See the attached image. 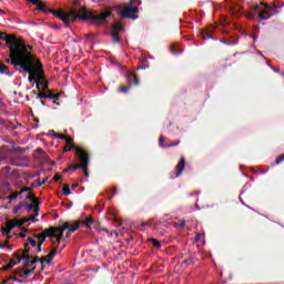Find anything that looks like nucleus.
Listing matches in <instances>:
<instances>
[{
	"mask_svg": "<svg viewBox=\"0 0 284 284\" xmlns=\"http://www.w3.org/2000/svg\"><path fill=\"white\" fill-rule=\"evenodd\" d=\"M41 12L50 13L55 16L57 19L63 21L65 28H70V21H92V23H105V19L112 14L110 11H104L100 14H94L90 11H87L85 8L81 7L79 10L74 9L68 11L67 13H62L61 11H57L53 9L45 8V3H43V9H38Z\"/></svg>",
	"mask_w": 284,
	"mask_h": 284,
	"instance_id": "obj_1",
	"label": "nucleus"
},
{
	"mask_svg": "<svg viewBox=\"0 0 284 284\" xmlns=\"http://www.w3.org/2000/svg\"><path fill=\"white\" fill-rule=\"evenodd\" d=\"M29 50H32V45L26 44L22 39L17 38V43L12 48L9 59H11V61H20L22 63H28V61L31 63L40 62L37 57L30 53Z\"/></svg>",
	"mask_w": 284,
	"mask_h": 284,
	"instance_id": "obj_2",
	"label": "nucleus"
},
{
	"mask_svg": "<svg viewBox=\"0 0 284 284\" xmlns=\"http://www.w3.org/2000/svg\"><path fill=\"white\" fill-rule=\"evenodd\" d=\"M27 61L28 63H23L21 61L13 60L11 61V65H13V68H21L23 72H27V74H29V83H32V81L36 82L37 79L43 81V65L41 62H30V60Z\"/></svg>",
	"mask_w": 284,
	"mask_h": 284,
	"instance_id": "obj_3",
	"label": "nucleus"
},
{
	"mask_svg": "<svg viewBox=\"0 0 284 284\" xmlns=\"http://www.w3.org/2000/svg\"><path fill=\"white\" fill-rule=\"evenodd\" d=\"M65 230H69V232H77V230H79V224H77L75 227H73L68 222H64L62 226H51L44 230L42 233L33 234V239H42L44 241L45 239H54L58 232H65Z\"/></svg>",
	"mask_w": 284,
	"mask_h": 284,
	"instance_id": "obj_4",
	"label": "nucleus"
},
{
	"mask_svg": "<svg viewBox=\"0 0 284 284\" xmlns=\"http://www.w3.org/2000/svg\"><path fill=\"white\" fill-rule=\"evenodd\" d=\"M75 156L80 164H70L69 170H82V172H85V169L90 165V154L83 149H75Z\"/></svg>",
	"mask_w": 284,
	"mask_h": 284,
	"instance_id": "obj_5",
	"label": "nucleus"
},
{
	"mask_svg": "<svg viewBox=\"0 0 284 284\" xmlns=\"http://www.w3.org/2000/svg\"><path fill=\"white\" fill-rule=\"evenodd\" d=\"M28 250H18L13 253V258L9 261V263L0 268L1 272H8V270H12L16 265H19L23 258H28Z\"/></svg>",
	"mask_w": 284,
	"mask_h": 284,
	"instance_id": "obj_6",
	"label": "nucleus"
},
{
	"mask_svg": "<svg viewBox=\"0 0 284 284\" xmlns=\"http://www.w3.org/2000/svg\"><path fill=\"white\" fill-rule=\"evenodd\" d=\"M136 0H130L129 7H124L123 4H120L118 8L121 12V17L123 19H136V12H139L138 8H134V2Z\"/></svg>",
	"mask_w": 284,
	"mask_h": 284,
	"instance_id": "obj_7",
	"label": "nucleus"
},
{
	"mask_svg": "<svg viewBox=\"0 0 284 284\" xmlns=\"http://www.w3.org/2000/svg\"><path fill=\"white\" fill-rule=\"evenodd\" d=\"M111 30L112 43H121V34L124 32L123 24L121 22H114L111 26Z\"/></svg>",
	"mask_w": 284,
	"mask_h": 284,
	"instance_id": "obj_8",
	"label": "nucleus"
},
{
	"mask_svg": "<svg viewBox=\"0 0 284 284\" xmlns=\"http://www.w3.org/2000/svg\"><path fill=\"white\" fill-rule=\"evenodd\" d=\"M126 80H128L129 87L119 88V92H122L123 94H126V92H129L132 85H139V78L134 73H130L129 75H126Z\"/></svg>",
	"mask_w": 284,
	"mask_h": 284,
	"instance_id": "obj_9",
	"label": "nucleus"
},
{
	"mask_svg": "<svg viewBox=\"0 0 284 284\" xmlns=\"http://www.w3.org/2000/svg\"><path fill=\"white\" fill-rule=\"evenodd\" d=\"M29 245L30 244H28V243L24 244V247H26L24 250H28V256H29L27 258H22V261H24V263L22 265L24 267V270H29V267H32V265H36V263L40 262L39 256L32 257L30 255V248H28Z\"/></svg>",
	"mask_w": 284,
	"mask_h": 284,
	"instance_id": "obj_10",
	"label": "nucleus"
},
{
	"mask_svg": "<svg viewBox=\"0 0 284 284\" xmlns=\"http://www.w3.org/2000/svg\"><path fill=\"white\" fill-rule=\"evenodd\" d=\"M0 41H6L10 52H12V49L17 43V36L6 34L4 32H0Z\"/></svg>",
	"mask_w": 284,
	"mask_h": 284,
	"instance_id": "obj_11",
	"label": "nucleus"
},
{
	"mask_svg": "<svg viewBox=\"0 0 284 284\" xmlns=\"http://www.w3.org/2000/svg\"><path fill=\"white\" fill-rule=\"evenodd\" d=\"M214 30H216V28L212 24L202 29L201 37H202L203 41H207V39H213V41H216V38H214Z\"/></svg>",
	"mask_w": 284,
	"mask_h": 284,
	"instance_id": "obj_12",
	"label": "nucleus"
},
{
	"mask_svg": "<svg viewBox=\"0 0 284 284\" xmlns=\"http://www.w3.org/2000/svg\"><path fill=\"white\" fill-rule=\"evenodd\" d=\"M14 227H18L17 220H8L7 221V226L1 229V233L3 236H8Z\"/></svg>",
	"mask_w": 284,
	"mask_h": 284,
	"instance_id": "obj_13",
	"label": "nucleus"
},
{
	"mask_svg": "<svg viewBox=\"0 0 284 284\" xmlns=\"http://www.w3.org/2000/svg\"><path fill=\"white\" fill-rule=\"evenodd\" d=\"M93 223H94V219L92 216H88L85 217L84 221H81V220L75 221L72 227H77V225H78V230L81 225H84V227H90V225H92Z\"/></svg>",
	"mask_w": 284,
	"mask_h": 284,
	"instance_id": "obj_14",
	"label": "nucleus"
},
{
	"mask_svg": "<svg viewBox=\"0 0 284 284\" xmlns=\"http://www.w3.org/2000/svg\"><path fill=\"white\" fill-rule=\"evenodd\" d=\"M185 170V158H181L179 163L175 166V179H179L181 174H183V171Z\"/></svg>",
	"mask_w": 284,
	"mask_h": 284,
	"instance_id": "obj_15",
	"label": "nucleus"
},
{
	"mask_svg": "<svg viewBox=\"0 0 284 284\" xmlns=\"http://www.w3.org/2000/svg\"><path fill=\"white\" fill-rule=\"evenodd\" d=\"M262 6H264L265 10L264 11H260L258 13V18L262 21H267V19H270L272 17V13H270V4L267 3H262Z\"/></svg>",
	"mask_w": 284,
	"mask_h": 284,
	"instance_id": "obj_16",
	"label": "nucleus"
},
{
	"mask_svg": "<svg viewBox=\"0 0 284 284\" xmlns=\"http://www.w3.org/2000/svg\"><path fill=\"white\" fill-rule=\"evenodd\" d=\"M54 256H57V248L51 250V252L48 255L42 256L40 258L41 265H43V263H52V258H54Z\"/></svg>",
	"mask_w": 284,
	"mask_h": 284,
	"instance_id": "obj_17",
	"label": "nucleus"
},
{
	"mask_svg": "<svg viewBox=\"0 0 284 284\" xmlns=\"http://www.w3.org/2000/svg\"><path fill=\"white\" fill-rule=\"evenodd\" d=\"M27 212L30 214V212H33L34 213V216H39V211L41 210L39 207V204H28L24 205Z\"/></svg>",
	"mask_w": 284,
	"mask_h": 284,
	"instance_id": "obj_18",
	"label": "nucleus"
},
{
	"mask_svg": "<svg viewBox=\"0 0 284 284\" xmlns=\"http://www.w3.org/2000/svg\"><path fill=\"white\" fill-rule=\"evenodd\" d=\"M27 201H30V203H33V205H39V199H37V195H34V193H29L26 196Z\"/></svg>",
	"mask_w": 284,
	"mask_h": 284,
	"instance_id": "obj_19",
	"label": "nucleus"
},
{
	"mask_svg": "<svg viewBox=\"0 0 284 284\" xmlns=\"http://www.w3.org/2000/svg\"><path fill=\"white\" fill-rule=\"evenodd\" d=\"M34 270H37V266H33L32 268H24L22 271V278H28V276H31V274H34Z\"/></svg>",
	"mask_w": 284,
	"mask_h": 284,
	"instance_id": "obj_20",
	"label": "nucleus"
},
{
	"mask_svg": "<svg viewBox=\"0 0 284 284\" xmlns=\"http://www.w3.org/2000/svg\"><path fill=\"white\" fill-rule=\"evenodd\" d=\"M0 74H7V77H12V73L8 71V67L0 62Z\"/></svg>",
	"mask_w": 284,
	"mask_h": 284,
	"instance_id": "obj_21",
	"label": "nucleus"
},
{
	"mask_svg": "<svg viewBox=\"0 0 284 284\" xmlns=\"http://www.w3.org/2000/svg\"><path fill=\"white\" fill-rule=\"evenodd\" d=\"M33 6H37V10H43V2L40 0H28Z\"/></svg>",
	"mask_w": 284,
	"mask_h": 284,
	"instance_id": "obj_22",
	"label": "nucleus"
},
{
	"mask_svg": "<svg viewBox=\"0 0 284 284\" xmlns=\"http://www.w3.org/2000/svg\"><path fill=\"white\" fill-rule=\"evenodd\" d=\"M62 194H63V196H70V194H72V191L70 190V185H68V184L63 185Z\"/></svg>",
	"mask_w": 284,
	"mask_h": 284,
	"instance_id": "obj_23",
	"label": "nucleus"
},
{
	"mask_svg": "<svg viewBox=\"0 0 284 284\" xmlns=\"http://www.w3.org/2000/svg\"><path fill=\"white\" fill-rule=\"evenodd\" d=\"M43 243H45V240H43V239H38V243H37V245H36L38 253H41V252L43 251V248H42Z\"/></svg>",
	"mask_w": 284,
	"mask_h": 284,
	"instance_id": "obj_24",
	"label": "nucleus"
},
{
	"mask_svg": "<svg viewBox=\"0 0 284 284\" xmlns=\"http://www.w3.org/2000/svg\"><path fill=\"white\" fill-rule=\"evenodd\" d=\"M19 196H21V192L20 191L14 192L13 194L9 195L8 196L9 203H12V201H17V199H19Z\"/></svg>",
	"mask_w": 284,
	"mask_h": 284,
	"instance_id": "obj_25",
	"label": "nucleus"
},
{
	"mask_svg": "<svg viewBox=\"0 0 284 284\" xmlns=\"http://www.w3.org/2000/svg\"><path fill=\"white\" fill-rule=\"evenodd\" d=\"M65 231H58V235L55 234V236H54V239H55V243H57V245H61V240L63 239V233H64Z\"/></svg>",
	"mask_w": 284,
	"mask_h": 284,
	"instance_id": "obj_26",
	"label": "nucleus"
},
{
	"mask_svg": "<svg viewBox=\"0 0 284 284\" xmlns=\"http://www.w3.org/2000/svg\"><path fill=\"white\" fill-rule=\"evenodd\" d=\"M59 97H61L60 93H53L52 91L45 93V99H59Z\"/></svg>",
	"mask_w": 284,
	"mask_h": 284,
	"instance_id": "obj_27",
	"label": "nucleus"
},
{
	"mask_svg": "<svg viewBox=\"0 0 284 284\" xmlns=\"http://www.w3.org/2000/svg\"><path fill=\"white\" fill-rule=\"evenodd\" d=\"M149 243H152L153 244V247H161V242H159V240L154 239V237H151L148 240Z\"/></svg>",
	"mask_w": 284,
	"mask_h": 284,
	"instance_id": "obj_28",
	"label": "nucleus"
},
{
	"mask_svg": "<svg viewBox=\"0 0 284 284\" xmlns=\"http://www.w3.org/2000/svg\"><path fill=\"white\" fill-rule=\"evenodd\" d=\"M24 270H26V267H23V266L18 267V268L13 270V274H18V276L23 277V271Z\"/></svg>",
	"mask_w": 284,
	"mask_h": 284,
	"instance_id": "obj_29",
	"label": "nucleus"
},
{
	"mask_svg": "<svg viewBox=\"0 0 284 284\" xmlns=\"http://www.w3.org/2000/svg\"><path fill=\"white\" fill-rule=\"evenodd\" d=\"M82 150L81 148H79V146H75V145H68L67 144V146H64V149H63V152H70L71 150Z\"/></svg>",
	"mask_w": 284,
	"mask_h": 284,
	"instance_id": "obj_30",
	"label": "nucleus"
},
{
	"mask_svg": "<svg viewBox=\"0 0 284 284\" xmlns=\"http://www.w3.org/2000/svg\"><path fill=\"white\" fill-rule=\"evenodd\" d=\"M16 223H17L18 227H21L22 225H24V223H28V217H23L21 220H16Z\"/></svg>",
	"mask_w": 284,
	"mask_h": 284,
	"instance_id": "obj_31",
	"label": "nucleus"
},
{
	"mask_svg": "<svg viewBox=\"0 0 284 284\" xmlns=\"http://www.w3.org/2000/svg\"><path fill=\"white\" fill-rule=\"evenodd\" d=\"M8 281H13L14 283H23V280L17 278L14 275H10Z\"/></svg>",
	"mask_w": 284,
	"mask_h": 284,
	"instance_id": "obj_32",
	"label": "nucleus"
},
{
	"mask_svg": "<svg viewBox=\"0 0 284 284\" xmlns=\"http://www.w3.org/2000/svg\"><path fill=\"white\" fill-rule=\"evenodd\" d=\"M175 227H178V230H183V227H185V221H180L175 224Z\"/></svg>",
	"mask_w": 284,
	"mask_h": 284,
	"instance_id": "obj_33",
	"label": "nucleus"
},
{
	"mask_svg": "<svg viewBox=\"0 0 284 284\" xmlns=\"http://www.w3.org/2000/svg\"><path fill=\"white\" fill-rule=\"evenodd\" d=\"M284 161V154L280 155L276 160H275V165H281V163Z\"/></svg>",
	"mask_w": 284,
	"mask_h": 284,
	"instance_id": "obj_34",
	"label": "nucleus"
},
{
	"mask_svg": "<svg viewBox=\"0 0 284 284\" xmlns=\"http://www.w3.org/2000/svg\"><path fill=\"white\" fill-rule=\"evenodd\" d=\"M39 92L37 93V99H45V92L38 90Z\"/></svg>",
	"mask_w": 284,
	"mask_h": 284,
	"instance_id": "obj_35",
	"label": "nucleus"
},
{
	"mask_svg": "<svg viewBox=\"0 0 284 284\" xmlns=\"http://www.w3.org/2000/svg\"><path fill=\"white\" fill-rule=\"evenodd\" d=\"M27 220H28V223H30V221H31V223H37V221H39L37 219V215H31V216L27 217Z\"/></svg>",
	"mask_w": 284,
	"mask_h": 284,
	"instance_id": "obj_36",
	"label": "nucleus"
},
{
	"mask_svg": "<svg viewBox=\"0 0 284 284\" xmlns=\"http://www.w3.org/2000/svg\"><path fill=\"white\" fill-rule=\"evenodd\" d=\"M64 141H65V143H67V145H74V144H72V138H70V136H68V135H65V138H64Z\"/></svg>",
	"mask_w": 284,
	"mask_h": 284,
	"instance_id": "obj_37",
	"label": "nucleus"
},
{
	"mask_svg": "<svg viewBox=\"0 0 284 284\" xmlns=\"http://www.w3.org/2000/svg\"><path fill=\"white\" fill-rule=\"evenodd\" d=\"M28 243H30V245L32 246V247H37V241H34L32 237H28Z\"/></svg>",
	"mask_w": 284,
	"mask_h": 284,
	"instance_id": "obj_38",
	"label": "nucleus"
},
{
	"mask_svg": "<svg viewBox=\"0 0 284 284\" xmlns=\"http://www.w3.org/2000/svg\"><path fill=\"white\" fill-rule=\"evenodd\" d=\"M181 143V140H176L175 142L166 145V148H176V145H179Z\"/></svg>",
	"mask_w": 284,
	"mask_h": 284,
	"instance_id": "obj_39",
	"label": "nucleus"
},
{
	"mask_svg": "<svg viewBox=\"0 0 284 284\" xmlns=\"http://www.w3.org/2000/svg\"><path fill=\"white\" fill-rule=\"evenodd\" d=\"M183 263L185 265H193L194 264V260L192 257H190V258L185 260Z\"/></svg>",
	"mask_w": 284,
	"mask_h": 284,
	"instance_id": "obj_40",
	"label": "nucleus"
},
{
	"mask_svg": "<svg viewBox=\"0 0 284 284\" xmlns=\"http://www.w3.org/2000/svg\"><path fill=\"white\" fill-rule=\"evenodd\" d=\"M44 84H45V82H43V81H37V80H36V88H37V90H41L40 85H44Z\"/></svg>",
	"mask_w": 284,
	"mask_h": 284,
	"instance_id": "obj_41",
	"label": "nucleus"
},
{
	"mask_svg": "<svg viewBox=\"0 0 284 284\" xmlns=\"http://www.w3.org/2000/svg\"><path fill=\"white\" fill-rule=\"evenodd\" d=\"M50 91L48 82H44L42 92L48 93Z\"/></svg>",
	"mask_w": 284,
	"mask_h": 284,
	"instance_id": "obj_42",
	"label": "nucleus"
},
{
	"mask_svg": "<svg viewBox=\"0 0 284 284\" xmlns=\"http://www.w3.org/2000/svg\"><path fill=\"white\" fill-rule=\"evenodd\" d=\"M159 143H160V148H165V145H163V143H165V138L160 136Z\"/></svg>",
	"mask_w": 284,
	"mask_h": 284,
	"instance_id": "obj_43",
	"label": "nucleus"
},
{
	"mask_svg": "<svg viewBox=\"0 0 284 284\" xmlns=\"http://www.w3.org/2000/svg\"><path fill=\"white\" fill-rule=\"evenodd\" d=\"M54 136H57V139H62L64 141L67 135L63 133H55Z\"/></svg>",
	"mask_w": 284,
	"mask_h": 284,
	"instance_id": "obj_44",
	"label": "nucleus"
},
{
	"mask_svg": "<svg viewBox=\"0 0 284 284\" xmlns=\"http://www.w3.org/2000/svg\"><path fill=\"white\" fill-rule=\"evenodd\" d=\"M36 152L38 154H41V156H45V151H43V149H41V148L37 149Z\"/></svg>",
	"mask_w": 284,
	"mask_h": 284,
	"instance_id": "obj_45",
	"label": "nucleus"
},
{
	"mask_svg": "<svg viewBox=\"0 0 284 284\" xmlns=\"http://www.w3.org/2000/svg\"><path fill=\"white\" fill-rule=\"evenodd\" d=\"M220 43H225V45H234V43L227 42V40H225V38L221 39Z\"/></svg>",
	"mask_w": 284,
	"mask_h": 284,
	"instance_id": "obj_46",
	"label": "nucleus"
},
{
	"mask_svg": "<svg viewBox=\"0 0 284 284\" xmlns=\"http://www.w3.org/2000/svg\"><path fill=\"white\" fill-rule=\"evenodd\" d=\"M53 181H54L55 183H59V181H61V175L55 174L54 178H53Z\"/></svg>",
	"mask_w": 284,
	"mask_h": 284,
	"instance_id": "obj_47",
	"label": "nucleus"
},
{
	"mask_svg": "<svg viewBox=\"0 0 284 284\" xmlns=\"http://www.w3.org/2000/svg\"><path fill=\"white\" fill-rule=\"evenodd\" d=\"M32 191V189L31 187H28V186H26V187H23L21 191H19V192H21V194H23V192H31Z\"/></svg>",
	"mask_w": 284,
	"mask_h": 284,
	"instance_id": "obj_48",
	"label": "nucleus"
},
{
	"mask_svg": "<svg viewBox=\"0 0 284 284\" xmlns=\"http://www.w3.org/2000/svg\"><path fill=\"white\" fill-rule=\"evenodd\" d=\"M27 205V202H22V203H19L17 206H18V210H22V207H26Z\"/></svg>",
	"mask_w": 284,
	"mask_h": 284,
	"instance_id": "obj_49",
	"label": "nucleus"
},
{
	"mask_svg": "<svg viewBox=\"0 0 284 284\" xmlns=\"http://www.w3.org/2000/svg\"><path fill=\"white\" fill-rule=\"evenodd\" d=\"M113 221L115 222V223H118V227H121V225H123V223H121V221H119V219H113Z\"/></svg>",
	"mask_w": 284,
	"mask_h": 284,
	"instance_id": "obj_50",
	"label": "nucleus"
},
{
	"mask_svg": "<svg viewBox=\"0 0 284 284\" xmlns=\"http://www.w3.org/2000/svg\"><path fill=\"white\" fill-rule=\"evenodd\" d=\"M195 241H196V242L201 241V234H200V233H197V234L195 235Z\"/></svg>",
	"mask_w": 284,
	"mask_h": 284,
	"instance_id": "obj_51",
	"label": "nucleus"
},
{
	"mask_svg": "<svg viewBox=\"0 0 284 284\" xmlns=\"http://www.w3.org/2000/svg\"><path fill=\"white\" fill-rule=\"evenodd\" d=\"M19 206H16L14 209H13V214H17L18 212H19Z\"/></svg>",
	"mask_w": 284,
	"mask_h": 284,
	"instance_id": "obj_52",
	"label": "nucleus"
},
{
	"mask_svg": "<svg viewBox=\"0 0 284 284\" xmlns=\"http://www.w3.org/2000/svg\"><path fill=\"white\" fill-rule=\"evenodd\" d=\"M74 187H79V183H73V184L71 185V189H72V190H74Z\"/></svg>",
	"mask_w": 284,
	"mask_h": 284,
	"instance_id": "obj_53",
	"label": "nucleus"
},
{
	"mask_svg": "<svg viewBox=\"0 0 284 284\" xmlns=\"http://www.w3.org/2000/svg\"><path fill=\"white\" fill-rule=\"evenodd\" d=\"M148 225H150V223L144 222V223L141 224V227H148Z\"/></svg>",
	"mask_w": 284,
	"mask_h": 284,
	"instance_id": "obj_54",
	"label": "nucleus"
},
{
	"mask_svg": "<svg viewBox=\"0 0 284 284\" xmlns=\"http://www.w3.org/2000/svg\"><path fill=\"white\" fill-rule=\"evenodd\" d=\"M83 172H84V176H85V178L90 176V173H88V168H87L85 171H83Z\"/></svg>",
	"mask_w": 284,
	"mask_h": 284,
	"instance_id": "obj_55",
	"label": "nucleus"
},
{
	"mask_svg": "<svg viewBox=\"0 0 284 284\" xmlns=\"http://www.w3.org/2000/svg\"><path fill=\"white\" fill-rule=\"evenodd\" d=\"M6 63H12V58L7 59V60H6Z\"/></svg>",
	"mask_w": 284,
	"mask_h": 284,
	"instance_id": "obj_56",
	"label": "nucleus"
},
{
	"mask_svg": "<svg viewBox=\"0 0 284 284\" xmlns=\"http://www.w3.org/2000/svg\"><path fill=\"white\" fill-rule=\"evenodd\" d=\"M20 239H26V233H20Z\"/></svg>",
	"mask_w": 284,
	"mask_h": 284,
	"instance_id": "obj_57",
	"label": "nucleus"
},
{
	"mask_svg": "<svg viewBox=\"0 0 284 284\" xmlns=\"http://www.w3.org/2000/svg\"><path fill=\"white\" fill-rule=\"evenodd\" d=\"M48 181V179H44L41 183H40V185H45V182Z\"/></svg>",
	"mask_w": 284,
	"mask_h": 284,
	"instance_id": "obj_58",
	"label": "nucleus"
},
{
	"mask_svg": "<svg viewBox=\"0 0 284 284\" xmlns=\"http://www.w3.org/2000/svg\"><path fill=\"white\" fill-rule=\"evenodd\" d=\"M88 39L93 38L94 33L87 34Z\"/></svg>",
	"mask_w": 284,
	"mask_h": 284,
	"instance_id": "obj_59",
	"label": "nucleus"
},
{
	"mask_svg": "<svg viewBox=\"0 0 284 284\" xmlns=\"http://www.w3.org/2000/svg\"><path fill=\"white\" fill-rule=\"evenodd\" d=\"M63 172H64V173H65V172H70V166L65 168V169L63 170Z\"/></svg>",
	"mask_w": 284,
	"mask_h": 284,
	"instance_id": "obj_60",
	"label": "nucleus"
},
{
	"mask_svg": "<svg viewBox=\"0 0 284 284\" xmlns=\"http://www.w3.org/2000/svg\"><path fill=\"white\" fill-rule=\"evenodd\" d=\"M41 105H45V102L43 100H40Z\"/></svg>",
	"mask_w": 284,
	"mask_h": 284,
	"instance_id": "obj_61",
	"label": "nucleus"
},
{
	"mask_svg": "<svg viewBox=\"0 0 284 284\" xmlns=\"http://www.w3.org/2000/svg\"><path fill=\"white\" fill-rule=\"evenodd\" d=\"M21 230H22V232H28V229H26V227H22Z\"/></svg>",
	"mask_w": 284,
	"mask_h": 284,
	"instance_id": "obj_62",
	"label": "nucleus"
},
{
	"mask_svg": "<svg viewBox=\"0 0 284 284\" xmlns=\"http://www.w3.org/2000/svg\"><path fill=\"white\" fill-rule=\"evenodd\" d=\"M273 71H274V72H278V69H276V68H273Z\"/></svg>",
	"mask_w": 284,
	"mask_h": 284,
	"instance_id": "obj_63",
	"label": "nucleus"
},
{
	"mask_svg": "<svg viewBox=\"0 0 284 284\" xmlns=\"http://www.w3.org/2000/svg\"><path fill=\"white\" fill-rule=\"evenodd\" d=\"M273 7H274L275 9H277V8H278V6H277L276 3H274V4H273Z\"/></svg>",
	"mask_w": 284,
	"mask_h": 284,
	"instance_id": "obj_64",
	"label": "nucleus"
}]
</instances>
